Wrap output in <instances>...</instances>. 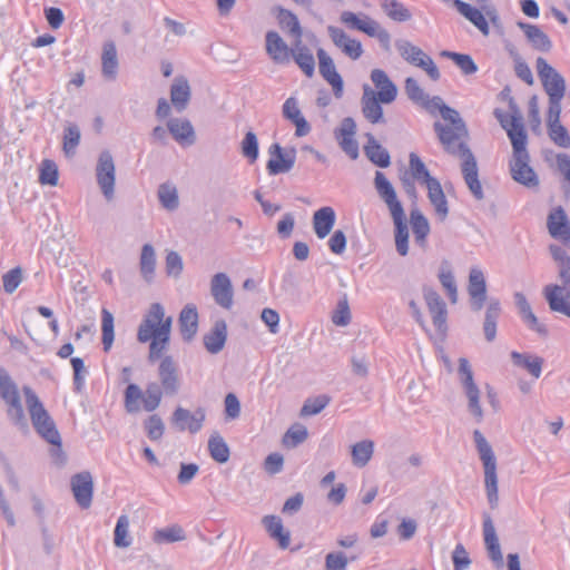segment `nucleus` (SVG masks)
<instances>
[{
    "instance_id": "obj_1",
    "label": "nucleus",
    "mask_w": 570,
    "mask_h": 570,
    "mask_svg": "<svg viewBox=\"0 0 570 570\" xmlns=\"http://www.w3.org/2000/svg\"><path fill=\"white\" fill-rule=\"evenodd\" d=\"M171 317H165V311L161 304L153 303L141 321L137 340L139 343L149 344V361L154 362L161 357L167 350L170 340Z\"/></svg>"
},
{
    "instance_id": "obj_2",
    "label": "nucleus",
    "mask_w": 570,
    "mask_h": 570,
    "mask_svg": "<svg viewBox=\"0 0 570 570\" xmlns=\"http://www.w3.org/2000/svg\"><path fill=\"white\" fill-rule=\"evenodd\" d=\"M374 188L380 199L386 205L395 227V246L401 256L409 253V229L402 203L397 198L396 190L384 173L376 171Z\"/></svg>"
},
{
    "instance_id": "obj_3",
    "label": "nucleus",
    "mask_w": 570,
    "mask_h": 570,
    "mask_svg": "<svg viewBox=\"0 0 570 570\" xmlns=\"http://www.w3.org/2000/svg\"><path fill=\"white\" fill-rule=\"evenodd\" d=\"M510 141L513 150L512 159L510 161L512 178L528 188L538 187L539 178L529 164L530 156L527 150L528 136L517 132L514 137L510 135Z\"/></svg>"
},
{
    "instance_id": "obj_4",
    "label": "nucleus",
    "mask_w": 570,
    "mask_h": 570,
    "mask_svg": "<svg viewBox=\"0 0 570 570\" xmlns=\"http://www.w3.org/2000/svg\"><path fill=\"white\" fill-rule=\"evenodd\" d=\"M473 440L484 468L487 498L491 508H495L499 501L495 455L491 445L479 430H474Z\"/></svg>"
},
{
    "instance_id": "obj_5",
    "label": "nucleus",
    "mask_w": 570,
    "mask_h": 570,
    "mask_svg": "<svg viewBox=\"0 0 570 570\" xmlns=\"http://www.w3.org/2000/svg\"><path fill=\"white\" fill-rule=\"evenodd\" d=\"M23 392L30 420L36 432L48 443L57 444L60 433L57 430L55 421L30 387H23Z\"/></svg>"
},
{
    "instance_id": "obj_6",
    "label": "nucleus",
    "mask_w": 570,
    "mask_h": 570,
    "mask_svg": "<svg viewBox=\"0 0 570 570\" xmlns=\"http://www.w3.org/2000/svg\"><path fill=\"white\" fill-rule=\"evenodd\" d=\"M341 22L351 30L365 33L371 38L377 39L380 46L385 50H391V35L376 20L365 13H354L352 11H343L340 16Z\"/></svg>"
},
{
    "instance_id": "obj_7",
    "label": "nucleus",
    "mask_w": 570,
    "mask_h": 570,
    "mask_svg": "<svg viewBox=\"0 0 570 570\" xmlns=\"http://www.w3.org/2000/svg\"><path fill=\"white\" fill-rule=\"evenodd\" d=\"M394 45L404 61L424 70L431 80L438 81L440 79L441 73L439 68L433 59L420 47L406 39H397Z\"/></svg>"
},
{
    "instance_id": "obj_8",
    "label": "nucleus",
    "mask_w": 570,
    "mask_h": 570,
    "mask_svg": "<svg viewBox=\"0 0 570 570\" xmlns=\"http://www.w3.org/2000/svg\"><path fill=\"white\" fill-rule=\"evenodd\" d=\"M459 380L468 397L469 412L475 417L476 422L483 420V410L480 404V389L474 382L473 371L465 357L459 360L458 368Z\"/></svg>"
},
{
    "instance_id": "obj_9",
    "label": "nucleus",
    "mask_w": 570,
    "mask_h": 570,
    "mask_svg": "<svg viewBox=\"0 0 570 570\" xmlns=\"http://www.w3.org/2000/svg\"><path fill=\"white\" fill-rule=\"evenodd\" d=\"M97 184L107 200L115 196L116 168L111 154L108 150L100 153L96 166Z\"/></svg>"
},
{
    "instance_id": "obj_10",
    "label": "nucleus",
    "mask_w": 570,
    "mask_h": 570,
    "mask_svg": "<svg viewBox=\"0 0 570 570\" xmlns=\"http://www.w3.org/2000/svg\"><path fill=\"white\" fill-rule=\"evenodd\" d=\"M460 157L463 159L461 165L462 175L466 186L469 187L473 197L478 200L483 199L484 194L482 185L479 180L478 165L475 157L466 144H459Z\"/></svg>"
},
{
    "instance_id": "obj_11",
    "label": "nucleus",
    "mask_w": 570,
    "mask_h": 570,
    "mask_svg": "<svg viewBox=\"0 0 570 570\" xmlns=\"http://www.w3.org/2000/svg\"><path fill=\"white\" fill-rule=\"evenodd\" d=\"M538 76L548 97H564L566 81L548 61L539 57L535 61Z\"/></svg>"
},
{
    "instance_id": "obj_12",
    "label": "nucleus",
    "mask_w": 570,
    "mask_h": 570,
    "mask_svg": "<svg viewBox=\"0 0 570 570\" xmlns=\"http://www.w3.org/2000/svg\"><path fill=\"white\" fill-rule=\"evenodd\" d=\"M356 124L352 117L342 119L340 126L334 130V137L341 149L353 160L360 155L358 142L355 139Z\"/></svg>"
},
{
    "instance_id": "obj_13",
    "label": "nucleus",
    "mask_w": 570,
    "mask_h": 570,
    "mask_svg": "<svg viewBox=\"0 0 570 570\" xmlns=\"http://www.w3.org/2000/svg\"><path fill=\"white\" fill-rule=\"evenodd\" d=\"M268 154L269 159L266 169L272 176L288 173L295 165V149H292L289 153H284L282 146L275 142L269 146Z\"/></svg>"
},
{
    "instance_id": "obj_14",
    "label": "nucleus",
    "mask_w": 570,
    "mask_h": 570,
    "mask_svg": "<svg viewBox=\"0 0 570 570\" xmlns=\"http://www.w3.org/2000/svg\"><path fill=\"white\" fill-rule=\"evenodd\" d=\"M423 296L428 306V309L432 316L434 327L440 334H444L448 330L446 318L448 309L446 304L442 297L432 288L425 287L423 289Z\"/></svg>"
},
{
    "instance_id": "obj_15",
    "label": "nucleus",
    "mask_w": 570,
    "mask_h": 570,
    "mask_svg": "<svg viewBox=\"0 0 570 570\" xmlns=\"http://www.w3.org/2000/svg\"><path fill=\"white\" fill-rule=\"evenodd\" d=\"M159 386L163 389L164 394L174 396L179 392L180 381L178 376V368L174 358L169 355L161 358L158 366Z\"/></svg>"
},
{
    "instance_id": "obj_16",
    "label": "nucleus",
    "mask_w": 570,
    "mask_h": 570,
    "mask_svg": "<svg viewBox=\"0 0 570 570\" xmlns=\"http://www.w3.org/2000/svg\"><path fill=\"white\" fill-rule=\"evenodd\" d=\"M210 294L215 303L225 309H230L234 304V291L230 278L225 273H217L210 281Z\"/></svg>"
},
{
    "instance_id": "obj_17",
    "label": "nucleus",
    "mask_w": 570,
    "mask_h": 570,
    "mask_svg": "<svg viewBox=\"0 0 570 570\" xmlns=\"http://www.w3.org/2000/svg\"><path fill=\"white\" fill-rule=\"evenodd\" d=\"M206 419V412L203 407L194 412L178 406L173 413V423L179 431H189L191 434L199 432Z\"/></svg>"
},
{
    "instance_id": "obj_18",
    "label": "nucleus",
    "mask_w": 570,
    "mask_h": 570,
    "mask_svg": "<svg viewBox=\"0 0 570 570\" xmlns=\"http://www.w3.org/2000/svg\"><path fill=\"white\" fill-rule=\"evenodd\" d=\"M318 70L321 76L332 86L334 96L341 98L343 96V79L337 72L331 56L322 48L317 49Z\"/></svg>"
},
{
    "instance_id": "obj_19",
    "label": "nucleus",
    "mask_w": 570,
    "mask_h": 570,
    "mask_svg": "<svg viewBox=\"0 0 570 570\" xmlns=\"http://www.w3.org/2000/svg\"><path fill=\"white\" fill-rule=\"evenodd\" d=\"M569 287L559 284H549L543 288L544 298L552 312L570 317Z\"/></svg>"
},
{
    "instance_id": "obj_20",
    "label": "nucleus",
    "mask_w": 570,
    "mask_h": 570,
    "mask_svg": "<svg viewBox=\"0 0 570 570\" xmlns=\"http://www.w3.org/2000/svg\"><path fill=\"white\" fill-rule=\"evenodd\" d=\"M327 33L333 43L352 60H357L362 56L363 47L361 41L352 39L343 29L328 26Z\"/></svg>"
},
{
    "instance_id": "obj_21",
    "label": "nucleus",
    "mask_w": 570,
    "mask_h": 570,
    "mask_svg": "<svg viewBox=\"0 0 570 570\" xmlns=\"http://www.w3.org/2000/svg\"><path fill=\"white\" fill-rule=\"evenodd\" d=\"M547 226L551 237L570 247V223L562 207H557L549 214Z\"/></svg>"
},
{
    "instance_id": "obj_22",
    "label": "nucleus",
    "mask_w": 570,
    "mask_h": 570,
    "mask_svg": "<svg viewBox=\"0 0 570 570\" xmlns=\"http://www.w3.org/2000/svg\"><path fill=\"white\" fill-rule=\"evenodd\" d=\"M71 490L76 502L82 509H88L91 505L94 482L89 472H80L71 478Z\"/></svg>"
},
{
    "instance_id": "obj_23",
    "label": "nucleus",
    "mask_w": 570,
    "mask_h": 570,
    "mask_svg": "<svg viewBox=\"0 0 570 570\" xmlns=\"http://www.w3.org/2000/svg\"><path fill=\"white\" fill-rule=\"evenodd\" d=\"M468 292L472 309L480 311L487 298V282L483 272L478 267L470 269Z\"/></svg>"
},
{
    "instance_id": "obj_24",
    "label": "nucleus",
    "mask_w": 570,
    "mask_h": 570,
    "mask_svg": "<svg viewBox=\"0 0 570 570\" xmlns=\"http://www.w3.org/2000/svg\"><path fill=\"white\" fill-rule=\"evenodd\" d=\"M266 52L269 58L278 65L289 62L292 49L276 31H267L265 36Z\"/></svg>"
},
{
    "instance_id": "obj_25",
    "label": "nucleus",
    "mask_w": 570,
    "mask_h": 570,
    "mask_svg": "<svg viewBox=\"0 0 570 570\" xmlns=\"http://www.w3.org/2000/svg\"><path fill=\"white\" fill-rule=\"evenodd\" d=\"M433 128L441 141L444 146L445 150L452 155H459V144H463L462 141H458L460 136L466 132L465 129H456L455 126L443 125L440 121H435Z\"/></svg>"
},
{
    "instance_id": "obj_26",
    "label": "nucleus",
    "mask_w": 570,
    "mask_h": 570,
    "mask_svg": "<svg viewBox=\"0 0 570 570\" xmlns=\"http://www.w3.org/2000/svg\"><path fill=\"white\" fill-rule=\"evenodd\" d=\"M283 116L295 125V136L304 137L311 131V126L302 115L296 98L289 97L285 100Z\"/></svg>"
},
{
    "instance_id": "obj_27",
    "label": "nucleus",
    "mask_w": 570,
    "mask_h": 570,
    "mask_svg": "<svg viewBox=\"0 0 570 570\" xmlns=\"http://www.w3.org/2000/svg\"><path fill=\"white\" fill-rule=\"evenodd\" d=\"M167 130L183 146H190L195 142L194 127L186 118H170L167 121Z\"/></svg>"
},
{
    "instance_id": "obj_28",
    "label": "nucleus",
    "mask_w": 570,
    "mask_h": 570,
    "mask_svg": "<svg viewBox=\"0 0 570 570\" xmlns=\"http://www.w3.org/2000/svg\"><path fill=\"white\" fill-rule=\"evenodd\" d=\"M371 80L379 89L376 97L382 104H391L397 95L396 86L391 81L386 72L382 69H373L371 71Z\"/></svg>"
},
{
    "instance_id": "obj_29",
    "label": "nucleus",
    "mask_w": 570,
    "mask_h": 570,
    "mask_svg": "<svg viewBox=\"0 0 570 570\" xmlns=\"http://www.w3.org/2000/svg\"><path fill=\"white\" fill-rule=\"evenodd\" d=\"M371 80L379 89L376 97L382 104H391L397 95L396 86L391 81L386 72L382 69H373L371 71Z\"/></svg>"
},
{
    "instance_id": "obj_30",
    "label": "nucleus",
    "mask_w": 570,
    "mask_h": 570,
    "mask_svg": "<svg viewBox=\"0 0 570 570\" xmlns=\"http://www.w3.org/2000/svg\"><path fill=\"white\" fill-rule=\"evenodd\" d=\"M517 26L524 32V36L531 47L540 52H549L552 48V41L538 26L524 21H518Z\"/></svg>"
},
{
    "instance_id": "obj_31",
    "label": "nucleus",
    "mask_w": 570,
    "mask_h": 570,
    "mask_svg": "<svg viewBox=\"0 0 570 570\" xmlns=\"http://www.w3.org/2000/svg\"><path fill=\"white\" fill-rule=\"evenodd\" d=\"M178 325L183 340L190 342L198 331V312L194 304H187L181 309Z\"/></svg>"
},
{
    "instance_id": "obj_32",
    "label": "nucleus",
    "mask_w": 570,
    "mask_h": 570,
    "mask_svg": "<svg viewBox=\"0 0 570 570\" xmlns=\"http://www.w3.org/2000/svg\"><path fill=\"white\" fill-rule=\"evenodd\" d=\"M380 102L381 100L376 97L375 92L371 90L367 85H365L361 100L362 112L364 117L372 124L384 121L383 109Z\"/></svg>"
},
{
    "instance_id": "obj_33",
    "label": "nucleus",
    "mask_w": 570,
    "mask_h": 570,
    "mask_svg": "<svg viewBox=\"0 0 570 570\" xmlns=\"http://www.w3.org/2000/svg\"><path fill=\"white\" fill-rule=\"evenodd\" d=\"M336 222L335 210L324 206L313 214V229L320 239H324L333 229Z\"/></svg>"
},
{
    "instance_id": "obj_34",
    "label": "nucleus",
    "mask_w": 570,
    "mask_h": 570,
    "mask_svg": "<svg viewBox=\"0 0 570 570\" xmlns=\"http://www.w3.org/2000/svg\"><path fill=\"white\" fill-rule=\"evenodd\" d=\"M483 535L487 550L490 559L497 563L498 567L503 566V556L501 552L499 539L495 533L493 522L489 515L484 517L483 520Z\"/></svg>"
},
{
    "instance_id": "obj_35",
    "label": "nucleus",
    "mask_w": 570,
    "mask_h": 570,
    "mask_svg": "<svg viewBox=\"0 0 570 570\" xmlns=\"http://www.w3.org/2000/svg\"><path fill=\"white\" fill-rule=\"evenodd\" d=\"M426 111L433 116L439 112L444 120L450 121L451 125L456 127V129H465V124L460 117V114L455 109L445 105L439 96L432 97L431 101H429V105L426 106Z\"/></svg>"
},
{
    "instance_id": "obj_36",
    "label": "nucleus",
    "mask_w": 570,
    "mask_h": 570,
    "mask_svg": "<svg viewBox=\"0 0 570 570\" xmlns=\"http://www.w3.org/2000/svg\"><path fill=\"white\" fill-rule=\"evenodd\" d=\"M227 338V326L224 321H217L213 328L204 335V345L210 354L219 353Z\"/></svg>"
},
{
    "instance_id": "obj_37",
    "label": "nucleus",
    "mask_w": 570,
    "mask_h": 570,
    "mask_svg": "<svg viewBox=\"0 0 570 570\" xmlns=\"http://www.w3.org/2000/svg\"><path fill=\"white\" fill-rule=\"evenodd\" d=\"M364 153L368 160L380 168H386L391 165L390 153L372 135H367Z\"/></svg>"
},
{
    "instance_id": "obj_38",
    "label": "nucleus",
    "mask_w": 570,
    "mask_h": 570,
    "mask_svg": "<svg viewBox=\"0 0 570 570\" xmlns=\"http://www.w3.org/2000/svg\"><path fill=\"white\" fill-rule=\"evenodd\" d=\"M190 99V87L188 81L183 78H176L170 87V100L177 111L186 109Z\"/></svg>"
},
{
    "instance_id": "obj_39",
    "label": "nucleus",
    "mask_w": 570,
    "mask_h": 570,
    "mask_svg": "<svg viewBox=\"0 0 570 570\" xmlns=\"http://www.w3.org/2000/svg\"><path fill=\"white\" fill-rule=\"evenodd\" d=\"M511 360L515 366L527 370L534 379L540 377L543 365L542 357L513 351Z\"/></svg>"
},
{
    "instance_id": "obj_40",
    "label": "nucleus",
    "mask_w": 570,
    "mask_h": 570,
    "mask_svg": "<svg viewBox=\"0 0 570 570\" xmlns=\"http://www.w3.org/2000/svg\"><path fill=\"white\" fill-rule=\"evenodd\" d=\"M102 76L108 80H115L118 72L117 49L112 41L106 42L101 56Z\"/></svg>"
},
{
    "instance_id": "obj_41",
    "label": "nucleus",
    "mask_w": 570,
    "mask_h": 570,
    "mask_svg": "<svg viewBox=\"0 0 570 570\" xmlns=\"http://www.w3.org/2000/svg\"><path fill=\"white\" fill-rule=\"evenodd\" d=\"M550 254L557 263L560 285L570 286V255L559 245L549 246Z\"/></svg>"
},
{
    "instance_id": "obj_42",
    "label": "nucleus",
    "mask_w": 570,
    "mask_h": 570,
    "mask_svg": "<svg viewBox=\"0 0 570 570\" xmlns=\"http://www.w3.org/2000/svg\"><path fill=\"white\" fill-rule=\"evenodd\" d=\"M428 197L439 218L444 220L449 214L448 200L439 180H432V184L426 186Z\"/></svg>"
},
{
    "instance_id": "obj_43",
    "label": "nucleus",
    "mask_w": 570,
    "mask_h": 570,
    "mask_svg": "<svg viewBox=\"0 0 570 570\" xmlns=\"http://www.w3.org/2000/svg\"><path fill=\"white\" fill-rule=\"evenodd\" d=\"M291 57H293L294 61L307 77H312L314 75L315 59L306 46H302V42H296L295 48L292 49Z\"/></svg>"
},
{
    "instance_id": "obj_44",
    "label": "nucleus",
    "mask_w": 570,
    "mask_h": 570,
    "mask_svg": "<svg viewBox=\"0 0 570 570\" xmlns=\"http://www.w3.org/2000/svg\"><path fill=\"white\" fill-rule=\"evenodd\" d=\"M381 9L395 22H406L412 19L411 10L399 0H381Z\"/></svg>"
},
{
    "instance_id": "obj_45",
    "label": "nucleus",
    "mask_w": 570,
    "mask_h": 570,
    "mask_svg": "<svg viewBox=\"0 0 570 570\" xmlns=\"http://www.w3.org/2000/svg\"><path fill=\"white\" fill-rule=\"evenodd\" d=\"M263 524L267 532L273 539H276L282 549H286L289 546V532L284 531L282 520L277 515H265L263 518Z\"/></svg>"
},
{
    "instance_id": "obj_46",
    "label": "nucleus",
    "mask_w": 570,
    "mask_h": 570,
    "mask_svg": "<svg viewBox=\"0 0 570 570\" xmlns=\"http://www.w3.org/2000/svg\"><path fill=\"white\" fill-rule=\"evenodd\" d=\"M409 176L416 179L417 183L426 186L432 184V180H438L430 175L429 169L422 159L415 154L411 153L409 156Z\"/></svg>"
},
{
    "instance_id": "obj_47",
    "label": "nucleus",
    "mask_w": 570,
    "mask_h": 570,
    "mask_svg": "<svg viewBox=\"0 0 570 570\" xmlns=\"http://www.w3.org/2000/svg\"><path fill=\"white\" fill-rule=\"evenodd\" d=\"M494 117L500 122L501 127L507 131L508 137L510 138V135L514 137L517 132H521L524 136H527L524 126L522 124V117L521 115H511L507 114L501 109L494 110Z\"/></svg>"
},
{
    "instance_id": "obj_48",
    "label": "nucleus",
    "mask_w": 570,
    "mask_h": 570,
    "mask_svg": "<svg viewBox=\"0 0 570 570\" xmlns=\"http://www.w3.org/2000/svg\"><path fill=\"white\" fill-rule=\"evenodd\" d=\"M277 20L281 28L293 36L297 43H301L303 31L296 14L287 9L278 8Z\"/></svg>"
},
{
    "instance_id": "obj_49",
    "label": "nucleus",
    "mask_w": 570,
    "mask_h": 570,
    "mask_svg": "<svg viewBox=\"0 0 570 570\" xmlns=\"http://www.w3.org/2000/svg\"><path fill=\"white\" fill-rule=\"evenodd\" d=\"M139 266L142 278L150 284L154 281L156 268V254L150 244L142 246Z\"/></svg>"
},
{
    "instance_id": "obj_50",
    "label": "nucleus",
    "mask_w": 570,
    "mask_h": 570,
    "mask_svg": "<svg viewBox=\"0 0 570 570\" xmlns=\"http://www.w3.org/2000/svg\"><path fill=\"white\" fill-rule=\"evenodd\" d=\"M157 196L160 205L169 210H176L179 206L178 191L173 183H163L159 185Z\"/></svg>"
},
{
    "instance_id": "obj_51",
    "label": "nucleus",
    "mask_w": 570,
    "mask_h": 570,
    "mask_svg": "<svg viewBox=\"0 0 570 570\" xmlns=\"http://www.w3.org/2000/svg\"><path fill=\"white\" fill-rule=\"evenodd\" d=\"M208 451L212 459L218 463H226L229 460V448L223 436L217 432L209 436Z\"/></svg>"
},
{
    "instance_id": "obj_52",
    "label": "nucleus",
    "mask_w": 570,
    "mask_h": 570,
    "mask_svg": "<svg viewBox=\"0 0 570 570\" xmlns=\"http://www.w3.org/2000/svg\"><path fill=\"white\" fill-rule=\"evenodd\" d=\"M410 222L416 243L425 242L430 233V224L426 217L417 208H414L410 213Z\"/></svg>"
},
{
    "instance_id": "obj_53",
    "label": "nucleus",
    "mask_w": 570,
    "mask_h": 570,
    "mask_svg": "<svg viewBox=\"0 0 570 570\" xmlns=\"http://www.w3.org/2000/svg\"><path fill=\"white\" fill-rule=\"evenodd\" d=\"M404 89L410 100L426 110V106L429 105V101H431L432 97L423 90L416 79L407 77L404 82Z\"/></svg>"
},
{
    "instance_id": "obj_54",
    "label": "nucleus",
    "mask_w": 570,
    "mask_h": 570,
    "mask_svg": "<svg viewBox=\"0 0 570 570\" xmlns=\"http://www.w3.org/2000/svg\"><path fill=\"white\" fill-rule=\"evenodd\" d=\"M374 452V443L371 440H363L352 446L353 464L363 468L371 460Z\"/></svg>"
},
{
    "instance_id": "obj_55",
    "label": "nucleus",
    "mask_w": 570,
    "mask_h": 570,
    "mask_svg": "<svg viewBox=\"0 0 570 570\" xmlns=\"http://www.w3.org/2000/svg\"><path fill=\"white\" fill-rule=\"evenodd\" d=\"M441 56L451 59L462 71L463 75L469 76L478 71V66L468 53H460L449 50H443Z\"/></svg>"
},
{
    "instance_id": "obj_56",
    "label": "nucleus",
    "mask_w": 570,
    "mask_h": 570,
    "mask_svg": "<svg viewBox=\"0 0 570 570\" xmlns=\"http://www.w3.org/2000/svg\"><path fill=\"white\" fill-rule=\"evenodd\" d=\"M0 397L6 403L20 399L16 383L3 367H0Z\"/></svg>"
},
{
    "instance_id": "obj_57",
    "label": "nucleus",
    "mask_w": 570,
    "mask_h": 570,
    "mask_svg": "<svg viewBox=\"0 0 570 570\" xmlns=\"http://www.w3.org/2000/svg\"><path fill=\"white\" fill-rule=\"evenodd\" d=\"M81 134L76 124H69L63 130L62 149L66 156H73L80 142Z\"/></svg>"
},
{
    "instance_id": "obj_58",
    "label": "nucleus",
    "mask_w": 570,
    "mask_h": 570,
    "mask_svg": "<svg viewBox=\"0 0 570 570\" xmlns=\"http://www.w3.org/2000/svg\"><path fill=\"white\" fill-rule=\"evenodd\" d=\"M114 543L118 548H128L131 544V538L129 537V518L126 514H121L117 519L114 531Z\"/></svg>"
},
{
    "instance_id": "obj_59",
    "label": "nucleus",
    "mask_w": 570,
    "mask_h": 570,
    "mask_svg": "<svg viewBox=\"0 0 570 570\" xmlns=\"http://www.w3.org/2000/svg\"><path fill=\"white\" fill-rule=\"evenodd\" d=\"M163 394L164 391L157 382H149L142 396L144 409L147 412L155 411L161 402Z\"/></svg>"
},
{
    "instance_id": "obj_60",
    "label": "nucleus",
    "mask_w": 570,
    "mask_h": 570,
    "mask_svg": "<svg viewBox=\"0 0 570 570\" xmlns=\"http://www.w3.org/2000/svg\"><path fill=\"white\" fill-rule=\"evenodd\" d=\"M101 332L104 351L109 352L115 340L114 316L106 308L101 312Z\"/></svg>"
},
{
    "instance_id": "obj_61",
    "label": "nucleus",
    "mask_w": 570,
    "mask_h": 570,
    "mask_svg": "<svg viewBox=\"0 0 570 570\" xmlns=\"http://www.w3.org/2000/svg\"><path fill=\"white\" fill-rule=\"evenodd\" d=\"M308 436L307 429L302 424L292 425L283 436V444L286 448H296Z\"/></svg>"
},
{
    "instance_id": "obj_62",
    "label": "nucleus",
    "mask_w": 570,
    "mask_h": 570,
    "mask_svg": "<svg viewBox=\"0 0 570 570\" xmlns=\"http://www.w3.org/2000/svg\"><path fill=\"white\" fill-rule=\"evenodd\" d=\"M144 392L137 384L130 383L125 390V407L128 413H137L140 410L139 401H142Z\"/></svg>"
},
{
    "instance_id": "obj_63",
    "label": "nucleus",
    "mask_w": 570,
    "mask_h": 570,
    "mask_svg": "<svg viewBox=\"0 0 570 570\" xmlns=\"http://www.w3.org/2000/svg\"><path fill=\"white\" fill-rule=\"evenodd\" d=\"M548 135L550 139L559 147L561 148H569L570 147V135L567 130V128L561 125V122L558 124H548Z\"/></svg>"
},
{
    "instance_id": "obj_64",
    "label": "nucleus",
    "mask_w": 570,
    "mask_h": 570,
    "mask_svg": "<svg viewBox=\"0 0 570 570\" xmlns=\"http://www.w3.org/2000/svg\"><path fill=\"white\" fill-rule=\"evenodd\" d=\"M58 167L55 161L50 159L42 160L40 165L39 181L42 185L56 186L58 184Z\"/></svg>"
}]
</instances>
